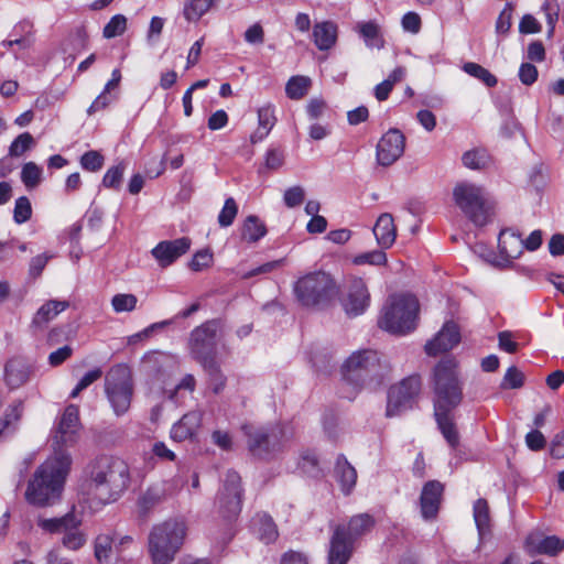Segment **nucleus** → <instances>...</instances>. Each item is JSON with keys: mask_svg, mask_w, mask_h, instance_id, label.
Here are the masks:
<instances>
[{"mask_svg": "<svg viewBox=\"0 0 564 564\" xmlns=\"http://www.w3.org/2000/svg\"><path fill=\"white\" fill-rule=\"evenodd\" d=\"M70 465L72 458L66 452L48 457L30 479L25 490L26 501L37 507H46L59 500Z\"/></svg>", "mask_w": 564, "mask_h": 564, "instance_id": "f257e3e1", "label": "nucleus"}, {"mask_svg": "<svg viewBox=\"0 0 564 564\" xmlns=\"http://www.w3.org/2000/svg\"><path fill=\"white\" fill-rule=\"evenodd\" d=\"M243 494L240 475L228 470L218 491L217 514L214 517V539L221 547L229 544L237 533Z\"/></svg>", "mask_w": 564, "mask_h": 564, "instance_id": "f03ea898", "label": "nucleus"}, {"mask_svg": "<svg viewBox=\"0 0 564 564\" xmlns=\"http://www.w3.org/2000/svg\"><path fill=\"white\" fill-rule=\"evenodd\" d=\"M89 487L102 502L116 501L130 485V470L124 460L113 456L97 457L89 465Z\"/></svg>", "mask_w": 564, "mask_h": 564, "instance_id": "7ed1b4c3", "label": "nucleus"}, {"mask_svg": "<svg viewBox=\"0 0 564 564\" xmlns=\"http://www.w3.org/2000/svg\"><path fill=\"white\" fill-rule=\"evenodd\" d=\"M188 532L183 519L154 524L148 534V553L153 564H171L182 550Z\"/></svg>", "mask_w": 564, "mask_h": 564, "instance_id": "20e7f679", "label": "nucleus"}, {"mask_svg": "<svg viewBox=\"0 0 564 564\" xmlns=\"http://www.w3.org/2000/svg\"><path fill=\"white\" fill-rule=\"evenodd\" d=\"M292 290L296 302L305 308H327L340 294V288L332 274L321 270L300 276Z\"/></svg>", "mask_w": 564, "mask_h": 564, "instance_id": "39448f33", "label": "nucleus"}, {"mask_svg": "<svg viewBox=\"0 0 564 564\" xmlns=\"http://www.w3.org/2000/svg\"><path fill=\"white\" fill-rule=\"evenodd\" d=\"M456 368L457 365L452 358L440 360L434 368V413L453 412L463 400V387Z\"/></svg>", "mask_w": 564, "mask_h": 564, "instance_id": "423d86ee", "label": "nucleus"}, {"mask_svg": "<svg viewBox=\"0 0 564 564\" xmlns=\"http://www.w3.org/2000/svg\"><path fill=\"white\" fill-rule=\"evenodd\" d=\"M379 354L372 349H361L352 352L341 366L343 379L354 388L367 384H380L387 372Z\"/></svg>", "mask_w": 564, "mask_h": 564, "instance_id": "0eeeda50", "label": "nucleus"}, {"mask_svg": "<svg viewBox=\"0 0 564 564\" xmlns=\"http://www.w3.org/2000/svg\"><path fill=\"white\" fill-rule=\"evenodd\" d=\"M419 308V301L412 294L391 295L378 325L391 334L405 335L415 328Z\"/></svg>", "mask_w": 564, "mask_h": 564, "instance_id": "6e6552de", "label": "nucleus"}, {"mask_svg": "<svg viewBox=\"0 0 564 564\" xmlns=\"http://www.w3.org/2000/svg\"><path fill=\"white\" fill-rule=\"evenodd\" d=\"M242 431L247 437V448L250 455L267 462L281 454L288 442L286 433L281 424L259 427L245 425Z\"/></svg>", "mask_w": 564, "mask_h": 564, "instance_id": "1a4fd4ad", "label": "nucleus"}, {"mask_svg": "<svg viewBox=\"0 0 564 564\" xmlns=\"http://www.w3.org/2000/svg\"><path fill=\"white\" fill-rule=\"evenodd\" d=\"M105 391L116 415L128 412L133 394L131 371L128 366L119 364L108 371Z\"/></svg>", "mask_w": 564, "mask_h": 564, "instance_id": "9d476101", "label": "nucleus"}, {"mask_svg": "<svg viewBox=\"0 0 564 564\" xmlns=\"http://www.w3.org/2000/svg\"><path fill=\"white\" fill-rule=\"evenodd\" d=\"M455 204L476 226H485L489 220L488 207L480 186L473 183H458L453 191Z\"/></svg>", "mask_w": 564, "mask_h": 564, "instance_id": "9b49d317", "label": "nucleus"}, {"mask_svg": "<svg viewBox=\"0 0 564 564\" xmlns=\"http://www.w3.org/2000/svg\"><path fill=\"white\" fill-rule=\"evenodd\" d=\"M422 380L420 375H411L398 384L391 386L388 391L386 416H398L413 408L421 392Z\"/></svg>", "mask_w": 564, "mask_h": 564, "instance_id": "f8f14e48", "label": "nucleus"}, {"mask_svg": "<svg viewBox=\"0 0 564 564\" xmlns=\"http://www.w3.org/2000/svg\"><path fill=\"white\" fill-rule=\"evenodd\" d=\"M82 424L79 420V410L77 405L66 406L62 416L58 419L52 433L53 455L65 452L64 447L73 446L79 438Z\"/></svg>", "mask_w": 564, "mask_h": 564, "instance_id": "ddd939ff", "label": "nucleus"}, {"mask_svg": "<svg viewBox=\"0 0 564 564\" xmlns=\"http://www.w3.org/2000/svg\"><path fill=\"white\" fill-rule=\"evenodd\" d=\"M187 347L191 356L204 368H212V323L204 322L195 327L188 337Z\"/></svg>", "mask_w": 564, "mask_h": 564, "instance_id": "4468645a", "label": "nucleus"}, {"mask_svg": "<svg viewBox=\"0 0 564 564\" xmlns=\"http://www.w3.org/2000/svg\"><path fill=\"white\" fill-rule=\"evenodd\" d=\"M404 149V134L397 128L389 129L377 144V162L382 166H390L401 158Z\"/></svg>", "mask_w": 564, "mask_h": 564, "instance_id": "2eb2a0df", "label": "nucleus"}, {"mask_svg": "<svg viewBox=\"0 0 564 564\" xmlns=\"http://www.w3.org/2000/svg\"><path fill=\"white\" fill-rule=\"evenodd\" d=\"M459 341L460 332L458 325L453 321H448L444 323L441 330L425 344L424 350L426 355L436 357L440 354L453 349Z\"/></svg>", "mask_w": 564, "mask_h": 564, "instance_id": "dca6fc26", "label": "nucleus"}, {"mask_svg": "<svg viewBox=\"0 0 564 564\" xmlns=\"http://www.w3.org/2000/svg\"><path fill=\"white\" fill-rule=\"evenodd\" d=\"M444 495V485L438 480L426 481L420 495V509L424 520L437 517Z\"/></svg>", "mask_w": 564, "mask_h": 564, "instance_id": "f3484780", "label": "nucleus"}, {"mask_svg": "<svg viewBox=\"0 0 564 564\" xmlns=\"http://www.w3.org/2000/svg\"><path fill=\"white\" fill-rule=\"evenodd\" d=\"M191 248V240L187 237L174 240H164L159 242L152 250L151 254L158 261L159 265L166 268L185 254Z\"/></svg>", "mask_w": 564, "mask_h": 564, "instance_id": "a211bd4d", "label": "nucleus"}, {"mask_svg": "<svg viewBox=\"0 0 564 564\" xmlns=\"http://www.w3.org/2000/svg\"><path fill=\"white\" fill-rule=\"evenodd\" d=\"M370 305V293L361 278H354L348 286L347 299L344 308L349 316H359Z\"/></svg>", "mask_w": 564, "mask_h": 564, "instance_id": "6ab92c4d", "label": "nucleus"}, {"mask_svg": "<svg viewBox=\"0 0 564 564\" xmlns=\"http://www.w3.org/2000/svg\"><path fill=\"white\" fill-rule=\"evenodd\" d=\"M354 544L347 538L344 525H336L329 540L327 564H347L352 555Z\"/></svg>", "mask_w": 564, "mask_h": 564, "instance_id": "aec40b11", "label": "nucleus"}, {"mask_svg": "<svg viewBox=\"0 0 564 564\" xmlns=\"http://www.w3.org/2000/svg\"><path fill=\"white\" fill-rule=\"evenodd\" d=\"M34 372V366L23 358H12L4 367V380L10 389L25 384Z\"/></svg>", "mask_w": 564, "mask_h": 564, "instance_id": "412c9836", "label": "nucleus"}, {"mask_svg": "<svg viewBox=\"0 0 564 564\" xmlns=\"http://www.w3.org/2000/svg\"><path fill=\"white\" fill-rule=\"evenodd\" d=\"M334 474L339 482L341 491L349 495L357 482V471L355 467L347 460L344 454H339L336 458Z\"/></svg>", "mask_w": 564, "mask_h": 564, "instance_id": "4be33fe9", "label": "nucleus"}, {"mask_svg": "<svg viewBox=\"0 0 564 564\" xmlns=\"http://www.w3.org/2000/svg\"><path fill=\"white\" fill-rule=\"evenodd\" d=\"M372 231L380 247L386 249L390 248L394 243L397 237V229L392 215L388 213L380 215Z\"/></svg>", "mask_w": 564, "mask_h": 564, "instance_id": "5701e85b", "label": "nucleus"}, {"mask_svg": "<svg viewBox=\"0 0 564 564\" xmlns=\"http://www.w3.org/2000/svg\"><path fill=\"white\" fill-rule=\"evenodd\" d=\"M337 25L332 21L317 22L313 26V41L319 51L330 50L337 41Z\"/></svg>", "mask_w": 564, "mask_h": 564, "instance_id": "b1692460", "label": "nucleus"}, {"mask_svg": "<svg viewBox=\"0 0 564 564\" xmlns=\"http://www.w3.org/2000/svg\"><path fill=\"white\" fill-rule=\"evenodd\" d=\"M498 248L502 257L518 259L523 252V240L519 234L503 229L498 237Z\"/></svg>", "mask_w": 564, "mask_h": 564, "instance_id": "393cba45", "label": "nucleus"}, {"mask_svg": "<svg viewBox=\"0 0 564 564\" xmlns=\"http://www.w3.org/2000/svg\"><path fill=\"white\" fill-rule=\"evenodd\" d=\"M36 524L40 529L47 533H64L68 529H74L80 524V520L73 512H68L59 518L46 519L39 517Z\"/></svg>", "mask_w": 564, "mask_h": 564, "instance_id": "a878e982", "label": "nucleus"}, {"mask_svg": "<svg viewBox=\"0 0 564 564\" xmlns=\"http://www.w3.org/2000/svg\"><path fill=\"white\" fill-rule=\"evenodd\" d=\"M68 306L69 303L67 301L50 300L45 302L36 311L32 319V326L36 328H43Z\"/></svg>", "mask_w": 564, "mask_h": 564, "instance_id": "bb28decb", "label": "nucleus"}, {"mask_svg": "<svg viewBox=\"0 0 564 564\" xmlns=\"http://www.w3.org/2000/svg\"><path fill=\"white\" fill-rule=\"evenodd\" d=\"M376 524L375 518L369 513H359L352 516L347 524L344 525L347 538L351 542H356L359 538L370 532Z\"/></svg>", "mask_w": 564, "mask_h": 564, "instance_id": "cd10ccee", "label": "nucleus"}, {"mask_svg": "<svg viewBox=\"0 0 564 564\" xmlns=\"http://www.w3.org/2000/svg\"><path fill=\"white\" fill-rule=\"evenodd\" d=\"M202 422L199 412L185 414L171 430V436L176 441H184L192 437L198 430Z\"/></svg>", "mask_w": 564, "mask_h": 564, "instance_id": "c85d7f7f", "label": "nucleus"}, {"mask_svg": "<svg viewBox=\"0 0 564 564\" xmlns=\"http://www.w3.org/2000/svg\"><path fill=\"white\" fill-rule=\"evenodd\" d=\"M252 521L259 539L263 543L271 544L276 541L279 531L274 520L270 514L265 512L257 513Z\"/></svg>", "mask_w": 564, "mask_h": 564, "instance_id": "c756f323", "label": "nucleus"}, {"mask_svg": "<svg viewBox=\"0 0 564 564\" xmlns=\"http://www.w3.org/2000/svg\"><path fill=\"white\" fill-rule=\"evenodd\" d=\"M437 427L452 449L459 446V433L454 422L452 412L434 413Z\"/></svg>", "mask_w": 564, "mask_h": 564, "instance_id": "7c9ffc66", "label": "nucleus"}, {"mask_svg": "<svg viewBox=\"0 0 564 564\" xmlns=\"http://www.w3.org/2000/svg\"><path fill=\"white\" fill-rule=\"evenodd\" d=\"M473 516L479 535L490 532V511L486 499L479 498L474 502Z\"/></svg>", "mask_w": 564, "mask_h": 564, "instance_id": "2f4dec72", "label": "nucleus"}, {"mask_svg": "<svg viewBox=\"0 0 564 564\" xmlns=\"http://www.w3.org/2000/svg\"><path fill=\"white\" fill-rule=\"evenodd\" d=\"M358 32L368 47H383L384 40L380 34L379 25L375 21H367L358 24Z\"/></svg>", "mask_w": 564, "mask_h": 564, "instance_id": "473e14b6", "label": "nucleus"}, {"mask_svg": "<svg viewBox=\"0 0 564 564\" xmlns=\"http://www.w3.org/2000/svg\"><path fill=\"white\" fill-rule=\"evenodd\" d=\"M462 161L467 169L484 170L491 164V156L486 149L477 148L466 151Z\"/></svg>", "mask_w": 564, "mask_h": 564, "instance_id": "72a5a7b5", "label": "nucleus"}, {"mask_svg": "<svg viewBox=\"0 0 564 564\" xmlns=\"http://www.w3.org/2000/svg\"><path fill=\"white\" fill-rule=\"evenodd\" d=\"M267 234L265 225L254 215L248 216L242 226L241 236L248 242H256Z\"/></svg>", "mask_w": 564, "mask_h": 564, "instance_id": "f704fd0d", "label": "nucleus"}, {"mask_svg": "<svg viewBox=\"0 0 564 564\" xmlns=\"http://www.w3.org/2000/svg\"><path fill=\"white\" fill-rule=\"evenodd\" d=\"M311 86V79L306 76H292L285 85V94L290 99L300 100L306 94Z\"/></svg>", "mask_w": 564, "mask_h": 564, "instance_id": "c9c22d12", "label": "nucleus"}, {"mask_svg": "<svg viewBox=\"0 0 564 564\" xmlns=\"http://www.w3.org/2000/svg\"><path fill=\"white\" fill-rule=\"evenodd\" d=\"M463 70L469 76L480 80L488 88L497 85V77L480 64L468 62L463 65Z\"/></svg>", "mask_w": 564, "mask_h": 564, "instance_id": "e433bc0d", "label": "nucleus"}, {"mask_svg": "<svg viewBox=\"0 0 564 564\" xmlns=\"http://www.w3.org/2000/svg\"><path fill=\"white\" fill-rule=\"evenodd\" d=\"M115 539L108 534H100L95 541V557L99 564H109L111 560Z\"/></svg>", "mask_w": 564, "mask_h": 564, "instance_id": "4c0bfd02", "label": "nucleus"}, {"mask_svg": "<svg viewBox=\"0 0 564 564\" xmlns=\"http://www.w3.org/2000/svg\"><path fill=\"white\" fill-rule=\"evenodd\" d=\"M212 7V0H186L184 17L189 22L198 21Z\"/></svg>", "mask_w": 564, "mask_h": 564, "instance_id": "58836bf2", "label": "nucleus"}, {"mask_svg": "<svg viewBox=\"0 0 564 564\" xmlns=\"http://www.w3.org/2000/svg\"><path fill=\"white\" fill-rule=\"evenodd\" d=\"M564 550V540L556 535H549L541 539L534 546V551L539 554L555 556Z\"/></svg>", "mask_w": 564, "mask_h": 564, "instance_id": "ea45409f", "label": "nucleus"}, {"mask_svg": "<svg viewBox=\"0 0 564 564\" xmlns=\"http://www.w3.org/2000/svg\"><path fill=\"white\" fill-rule=\"evenodd\" d=\"M21 180L28 188L36 187L42 180V169L34 162H28L21 171Z\"/></svg>", "mask_w": 564, "mask_h": 564, "instance_id": "a19ab883", "label": "nucleus"}, {"mask_svg": "<svg viewBox=\"0 0 564 564\" xmlns=\"http://www.w3.org/2000/svg\"><path fill=\"white\" fill-rule=\"evenodd\" d=\"M22 412V401H17L7 409L3 417L0 419V436H2L4 432L10 429L11 425L15 424L20 420Z\"/></svg>", "mask_w": 564, "mask_h": 564, "instance_id": "79ce46f5", "label": "nucleus"}, {"mask_svg": "<svg viewBox=\"0 0 564 564\" xmlns=\"http://www.w3.org/2000/svg\"><path fill=\"white\" fill-rule=\"evenodd\" d=\"M137 303V296L130 293H119L111 299V306L116 313L132 312Z\"/></svg>", "mask_w": 564, "mask_h": 564, "instance_id": "37998d69", "label": "nucleus"}, {"mask_svg": "<svg viewBox=\"0 0 564 564\" xmlns=\"http://www.w3.org/2000/svg\"><path fill=\"white\" fill-rule=\"evenodd\" d=\"M524 384V375L516 366H510L500 383V388L507 389H519Z\"/></svg>", "mask_w": 564, "mask_h": 564, "instance_id": "c03bdc74", "label": "nucleus"}, {"mask_svg": "<svg viewBox=\"0 0 564 564\" xmlns=\"http://www.w3.org/2000/svg\"><path fill=\"white\" fill-rule=\"evenodd\" d=\"M238 214V204L232 197H228L225 200V204L221 210L218 214V224L220 227H229L232 225L236 216Z\"/></svg>", "mask_w": 564, "mask_h": 564, "instance_id": "a18cd8bd", "label": "nucleus"}, {"mask_svg": "<svg viewBox=\"0 0 564 564\" xmlns=\"http://www.w3.org/2000/svg\"><path fill=\"white\" fill-rule=\"evenodd\" d=\"M127 29V18L122 14L113 15L105 25L102 34L106 39H112L123 34Z\"/></svg>", "mask_w": 564, "mask_h": 564, "instance_id": "49530a36", "label": "nucleus"}, {"mask_svg": "<svg viewBox=\"0 0 564 564\" xmlns=\"http://www.w3.org/2000/svg\"><path fill=\"white\" fill-rule=\"evenodd\" d=\"M33 144V137L29 132H23L18 135L9 147V155L14 158L21 156Z\"/></svg>", "mask_w": 564, "mask_h": 564, "instance_id": "de8ad7c7", "label": "nucleus"}, {"mask_svg": "<svg viewBox=\"0 0 564 564\" xmlns=\"http://www.w3.org/2000/svg\"><path fill=\"white\" fill-rule=\"evenodd\" d=\"M32 216L31 202L26 196H21L15 200L13 209V219L17 224L28 221Z\"/></svg>", "mask_w": 564, "mask_h": 564, "instance_id": "09e8293b", "label": "nucleus"}, {"mask_svg": "<svg viewBox=\"0 0 564 564\" xmlns=\"http://www.w3.org/2000/svg\"><path fill=\"white\" fill-rule=\"evenodd\" d=\"M124 170L126 165L123 163H119L108 169L102 178L104 186L118 189L120 187Z\"/></svg>", "mask_w": 564, "mask_h": 564, "instance_id": "8fccbe9b", "label": "nucleus"}, {"mask_svg": "<svg viewBox=\"0 0 564 564\" xmlns=\"http://www.w3.org/2000/svg\"><path fill=\"white\" fill-rule=\"evenodd\" d=\"M352 262L357 265L372 264L382 265L387 262V254L381 250H373L365 253L357 254Z\"/></svg>", "mask_w": 564, "mask_h": 564, "instance_id": "3c124183", "label": "nucleus"}, {"mask_svg": "<svg viewBox=\"0 0 564 564\" xmlns=\"http://www.w3.org/2000/svg\"><path fill=\"white\" fill-rule=\"evenodd\" d=\"M77 528L78 527L64 531L62 543L68 550L76 551L86 543L85 534L82 533Z\"/></svg>", "mask_w": 564, "mask_h": 564, "instance_id": "603ef678", "label": "nucleus"}, {"mask_svg": "<svg viewBox=\"0 0 564 564\" xmlns=\"http://www.w3.org/2000/svg\"><path fill=\"white\" fill-rule=\"evenodd\" d=\"M194 388L195 378L192 375H186L173 390L164 391V394L169 400L180 403V393L182 391L192 392Z\"/></svg>", "mask_w": 564, "mask_h": 564, "instance_id": "864d4df0", "label": "nucleus"}, {"mask_svg": "<svg viewBox=\"0 0 564 564\" xmlns=\"http://www.w3.org/2000/svg\"><path fill=\"white\" fill-rule=\"evenodd\" d=\"M104 161V156L98 151L91 150L82 155L80 165L87 171L97 172L102 167Z\"/></svg>", "mask_w": 564, "mask_h": 564, "instance_id": "5fc2aeb1", "label": "nucleus"}, {"mask_svg": "<svg viewBox=\"0 0 564 564\" xmlns=\"http://www.w3.org/2000/svg\"><path fill=\"white\" fill-rule=\"evenodd\" d=\"M165 498V491L160 486L150 487L141 498V506L144 509H150L160 503Z\"/></svg>", "mask_w": 564, "mask_h": 564, "instance_id": "6e6d98bb", "label": "nucleus"}, {"mask_svg": "<svg viewBox=\"0 0 564 564\" xmlns=\"http://www.w3.org/2000/svg\"><path fill=\"white\" fill-rule=\"evenodd\" d=\"M513 7L507 2L496 21V32L498 34H507L511 28Z\"/></svg>", "mask_w": 564, "mask_h": 564, "instance_id": "4d7b16f0", "label": "nucleus"}, {"mask_svg": "<svg viewBox=\"0 0 564 564\" xmlns=\"http://www.w3.org/2000/svg\"><path fill=\"white\" fill-rule=\"evenodd\" d=\"M542 11L545 14L547 25L550 26L549 33L552 34L554 26L558 19L560 7L556 0H544Z\"/></svg>", "mask_w": 564, "mask_h": 564, "instance_id": "13d9d810", "label": "nucleus"}, {"mask_svg": "<svg viewBox=\"0 0 564 564\" xmlns=\"http://www.w3.org/2000/svg\"><path fill=\"white\" fill-rule=\"evenodd\" d=\"M304 189L301 186H292L284 192L283 200L289 208H294L304 202Z\"/></svg>", "mask_w": 564, "mask_h": 564, "instance_id": "bf43d9fd", "label": "nucleus"}, {"mask_svg": "<svg viewBox=\"0 0 564 564\" xmlns=\"http://www.w3.org/2000/svg\"><path fill=\"white\" fill-rule=\"evenodd\" d=\"M171 324H172V319H166V321L153 323L150 326H148L147 328H144L143 330H141L140 333H137V334L132 335L129 338V341L130 343H135L137 340H142V339L149 338L155 332L162 330V329H164L165 327H167Z\"/></svg>", "mask_w": 564, "mask_h": 564, "instance_id": "052dcab7", "label": "nucleus"}, {"mask_svg": "<svg viewBox=\"0 0 564 564\" xmlns=\"http://www.w3.org/2000/svg\"><path fill=\"white\" fill-rule=\"evenodd\" d=\"M519 79L523 85L531 86L538 79V68L532 63H522L519 67Z\"/></svg>", "mask_w": 564, "mask_h": 564, "instance_id": "680f3d73", "label": "nucleus"}, {"mask_svg": "<svg viewBox=\"0 0 564 564\" xmlns=\"http://www.w3.org/2000/svg\"><path fill=\"white\" fill-rule=\"evenodd\" d=\"M212 262V254L208 250H200L196 252L188 263V267L194 272H199L204 269H207Z\"/></svg>", "mask_w": 564, "mask_h": 564, "instance_id": "e2e57ef3", "label": "nucleus"}, {"mask_svg": "<svg viewBox=\"0 0 564 564\" xmlns=\"http://www.w3.org/2000/svg\"><path fill=\"white\" fill-rule=\"evenodd\" d=\"M299 466L304 473L312 474L318 471V459L315 453L308 449L304 451L301 454Z\"/></svg>", "mask_w": 564, "mask_h": 564, "instance_id": "0e129e2a", "label": "nucleus"}, {"mask_svg": "<svg viewBox=\"0 0 564 564\" xmlns=\"http://www.w3.org/2000/svg\"><path fill=\"white\" fill-rule=\"evenodd\" d=\"M401 24L405 31L416 34L421 30L422 21L416 12L410 11L402 17Z\"/></svg>", "mask_w": 564, "mask_h": 564, "instance_id": "69168bd1", "label": "nucleus"}, {"mask_svg": "<svg viewBox=\"0 0 564 564\" xmlns=\"http://www.w3.org/2000/svg\"><path fill=\"white\" fill-rule=\"evenodd\" d=\"M525 444L531 451L538 452L545 447L546 441L539 430H533L525 435Z\"/></svg>", "mask_w": 564, "mask_h": 564, "instance_id": "338daca9", "label": "nucleus"}, {"mask_svg": "<svg viewBox=\"0 0 564 564\" xmlns=\"http://www.w3.org/2000/svg\"><path fill=\"white\" fill-rule=\"evenodd\" d=\"M280 564H310V560L304 552L289 550L282 554Z\"/></svg>", "mask_w": 564, "mask_h": 564, "instance_id": "774afa93", "label": "nucleus"}]
</instances>
